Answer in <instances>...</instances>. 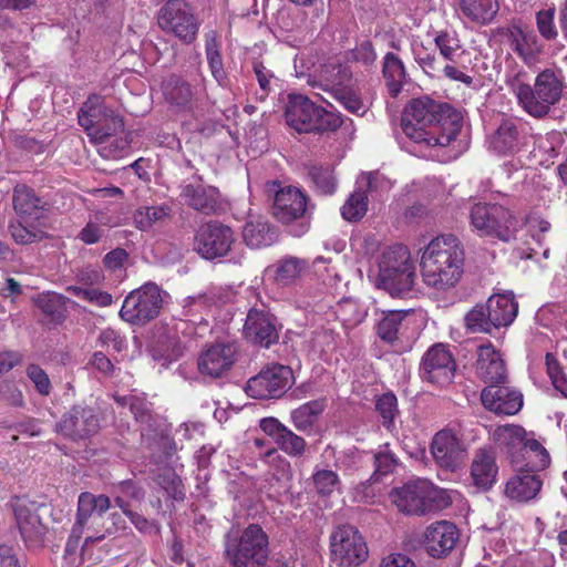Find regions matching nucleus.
Returning <instances> with one entry per match:
<instances>
[{"instance_id": "nucleus-24", "label": "nucleus", "mask_w": 567, "mask_h": 567, "mask_svg": "<svg viewBox=\"0 0 567 567\" xmlns=\"http://www.w3.org/2000/svg\"><path fill=\"white\" fill-rule=\"evenodd\" d=\"M458 538L460 533L455 524L440 520L426 527L423 545L430 556L442 558L453 550Z\"/></svg>"}, {"instance_id": "nucleus-41", "label": "nucleus", "mask_w": 567, "mask_h": 567, "mask_svg": "<svg viewBox=\"0 0 567 567\" xmlns=\"http://www.w3.org/2000/svg\"><path fill=\"white\" fill-rule=\"evenodd\" d=\"M382 73L392 96H396L406 81L403 62L393 52H388L383 60Z\"/></svg>"}, {"instance_id": "nucleus-49", "label": "nucleus", "mask_w": 567, "mask_h": 567, "mask_svg": "<svg viewBox=\"0 0 567 567\" xmlns=\"http://www.w3.org/2000/svg\"><path fill=\"white\" fill-rule=\"evenodd\" d=\"M158 485L175 501H184L185 489L181 477L173 468H164L156 478Z\"/></svg>"}, {"instance_id": "nucleus-28", "label": "nucleus", "mask_w": 567, "mask_h": 567, "mask_svg": "<svg viewBox=\"0 0 567 567\" xmlns=\"http://www.w3.org/2000/svg\"><path fill=\"white\" fill-rule=\"evenodd\" d=\"M476 371L489 385L503 384L507 379L505 362L491 343L477 348Z\"/></svg>"}, {"instance_id": "nucleus-43", "label": "nucleus", "mask_w": 567, "mask_h": 567, "mask_svg": "<svg viewBox=\"0 0 567 567\" xmlns=\"http://www.w3.org/2000/svg\"><path fill=\"white\" fill-rule=\"evenodd\" d=\"M27 223L21 218L9 223L8 230L16 244L31 245L49 237L43 230L45 226H41L39 223L27 225Z\"/></svg>"}, {"instance_id": "nucleus-30", "label": "nucleus", "mask_w": 567, "mask_h": 567, "mask_svg": "<svg viewBox=\"0 0 567 567\" xmlns=\"http://www.w3.org/2000/svg\"><path fill=\"white\" fill-rule=\"evenodd\" d=\"M505 37L509 43L511 49L522 60L530 65L536 62L538 54L542 52V47L538 43V38L533 31L523 30L518 25L507 28Z\"/></svg>"}, {"instance_id": "nucleus-33", "label": "nucleus", "mask_w": 567, "mask_h": 567, "mask_svg": "<svg viewBox=\"0 0 567 567\" xmlns=\"http://www.w3.org/2000/svg\"><path fill=\"white\" fill-rule=\"evenodd\" d=\"M519 132L516 122L505 118L491 136V147L498 154H513L518 148Z\"/></svg>"}, {"instance_id": "nucleus-18", "label": "nucleus", "mask_w": 567, "mask_h": 567, "mask_svg": "<svg viewBox=\"0 0 567 567\" xmlns=\"http://www.w3.org/2000/svg\"><path fill=\"white\" fill-rule=\"evenodd\" d=\"M100 430V419L94 408L74 404L55 424L54 431L63 437L80 442L95 435Z\"/></svg>"}, {"instance_id": "nucleus-34", "label": "nucleus", "mask_w": 567, "mask_h": 567, "mask_svg": "<svg viewBox=\"0 0 567 567\" xmlns=\"http://www.w3.org/2000/svg\"><path fill=\"white\" fill-rule=\"evenodd\" d=\"M390 278L385 277V274H379L378 287L385 290L392 297L403 298L408 296L414 287L415 270H396L394 274H389Z\"/></svg>"}, {"instance_id": "nucleus-6", "label": "nucleus", "mask_w": 567, "mask_h": 567, "mask_svg": "<svg viewBox=\"0 0 567 567\" xmlns=\"http://www.w3.org/2000/svg\"><path fill=\"white\" fill-rule=\"evenodd\" d=\"M285 118L298 133L336 132L343 124L340 113L317 105L308 96L296 93L288 95Z\"/></svg>"}, {"instance_id": "nucleus-57", "label": "nucleus", "mask_w": 567, "mask_h": 567, "mask_svg": "<svg viewBox=\"0 0 567 567\" xmlns=\"http://www.w3.org/2000/svg\"><path fill=\"white\" fill-rule=\"evenodd\" d=\"M434 41L443 60L452 59L454 55H465V51L461 50L458 40L447 32L439 33Z\"/></svg>"}, {"instance_id": "nucleus-55", "label": "nucleus", "mask_w": 567, "mask_h": 567, "mask_svg": "<svg viewBox=\"0 0 567 567\" xmlns=\"http://www.w3.org/2000/svg\"><path fill=\"white\" fill-rule=\"evenodd\" d=\"M396 465L398 458L389 450V444H384L381 446V450L374 454L375 471L372 477L388 475L394 471Z\"/></svg>"}, {"instance_id": "nucleus-4", "label": "nucleus", "mask_w": 567, "mask_h": 567, "mask_svg": "<svg viewBox=\"0 0 567 567\" xmlns=\"http://www.w3.org/2000/svg\"><path fill=\"white\" fill-rule=\"evenodd\" d=\"M269 536L259 524L231 526L224 536V557L230 567H266Z\"/></svg>"}, {"instance_id": "nucleus-2", "label": "nucleus", "mask_w": 567, "mask_h": 567, "mask_svg": "<svg viewBox=\"0 0 567 567\" xmlns=\"http://www.w3.org/2000/svg\"><path fill=\"white\" fill-rule=\"evenodd\" d=\"M462 114L429 96L412 100L402 114V130L415 143L447 146L458 135Z\"/></svg>"}, {"instance_id": "nucleus-17", "label": "nucleus", "mask_w": 567, "mask_h": 567, "mask_svg": "<svg viewBox=\"0 0 567 567\" xmlns=\"http://www.w3.org/2000/svg\"><path fill=\"white\" fill-rule=\"evenodd\" d=\"M110 508L111 499L105 494L82 492L79 495L76 519L65 545V555H73L76 551L90 518L93 517L94 523L103 514H106Z\"/></svg>"}, {"instance_id": "nucleus-29", "label": "nucleus", "mask_w": 567, "mask_h": 567, "mask_svg": "<svg viewBox=\"0 0 567 567\" xmlns=\"http://www.w3.org/2000/svg\"><path fill=\"white\" fill-rule=\"evenodd\" d=\"M497 474L495 453L487 447L478 449L471 464L472 484L480 491H489L496 483Z\"/></svg>"}, {"instance_id": "nucleus-11", "label": "nucleus", "mask_w": 567, "mask_h": 567, "mask_svg": "<svg viewBox=\"0 0 567 567\" xmlns=\"http://www.w3.org/2000/svg\"><path fill=\"white\" fill-rule=\"evenodd\" d=\"M157 24L164 32L189 45L197 39L200 22L185 0H167L158 10Z\"/></svg>"}, {"instance_id": "nucleus-15", "label": "nucleus", "mask_w": 567, "mask_h": 567, "mask_svg": "<svg viewBox=\"0 0 567 567\" xmlns=\"http://www.w3.org/2000/svg\"><path fill=\"white\" fill-rule=\"evenodd\" d=\"M292 370L279 363L267 365L251 377L245 386L246 393L259 400L281 398L292 385Z\"/></svg>"}, {"instance_id": "nucleus-8", "label": "nucleus", "mask_w": 567, "mask_h": 567, "mask_svg": "<svg viewBox=\"0 0 567 567\" xmlns=\"http://www.w3.org/2000/svg\"><path fill=\"white\" fill-rule=\"evenodd\" d=\"M471 224L482 235L508 243L516 239L519 220L504 206L476 203L470 212Z\"/></svg>"}, {"instance_id": "nucleus-16", "label": "nucleus", "mask_w": 567, "mask_h": 567, "mask_svg": "<svg viewBox=\"0 0 567 567\" xmlns=\"http://www.w3.org/2000/svg\"><path fill=\"white\" fill-rule=\"evenodd\" d=\"M51 507L47 504H17L14 517L20 534L29 547L43 545L48 533V519L51 516Z\"/></svg>"}, {"instance_id": "nucleus-27", "label": "nucleus", "mask_w": 567, "mask_h": 567, "mask_svg": "<svg viewBox=\"0 0 567 567\" xmlns=\"http://www.w3.org/2000/svg\"><path fill=\"white\" fill-rule=\"evenodd\" d=\"M481 401L496 414L514 415L523 406V394L509 386L487 385L481 393Z\"/></svg>"}, {"instance_id": "nucleus-47", "label": "nucleus", "mask_w": 567, "mask_h": 567, "mask_svg": "<svg viewBox=\"0 0 567 567\" xmlns=\"http://www.w3.org/2000/svg\"><path fill=\"white\" fill-rule=\"evenodd\" d=\"M307 268V261L293 256L282 258L277 264L275 279L278 284L288 286L293 284Z\"/></svg>"}, {"instance_id": "nucleus-56", "label": "nucleus", "mask_w": 567, "mask_h": 567, "mask_svg": "<svg viewBox=\"0 0 567 567\" xmlns=\"http://www.w3.org/2000/svg\"><path fill=\"white\" fill-rule=\"evenodd\" d=\"M375 59L377 54L370 41H363L354 49L348 50L344 53V60L347 62H358L365 66L372 65Z\"/></svg>"}, {"instance_id": "nucleus-58", "label": "nucleus", "mask_w": 567, "mask_h": 567, "mask_svg": "<svg viewBox=\"0 0 567 567\" xmlns=\"http://www.w3.org/2000/svg\"><path fill=\"white\" fill-rule=\"evenodd\" d=\"M555 9L540 10L536 14L537 29L546 40H555L558 35L554 23Z\"/></svg>"}, {"instance_id": "nucleus-42", "label": "nucleus", "mask_w": 567, "mask_h": 567, "mask_svg": "<svg viewBox=\"0 0 567 567\" xmlns=\"http://www.w3.org/2000/svg\"><path fill=\"white\" fill-rule=\"evenodd\" d=\"M326 409V399L307 402L291 412L295 427L303 433L311 431L319 415Z\"/></svg>"}, {"instance_id": "nucleus-45", "label": "nucleus", "mask_w": 567, "mask_h": 567, "mask_svg": "<svg viewBox=\"0 0 567 567\" xmlns=\"http://www.w3.org/2000/svg\"><path fill=\"white\" fill-rule=\"evenodd\" d=\"M409 313V310L383 311V317L377 326L379 338L388 343H393L398 340L399 330Z\"/></svg>"}, {"instance_id": "nucleus-9", "label": "nucleus", "mask_w": 567, "mask_h": 567, "mask_svg": "<svg viewBox=\"0 0 567 567\" xmlns=\"http://www.w3.org/2000/svg\"><path fill=\"white\" fill-rule=\"evenodd\" d=\"M79 124L97 142L124 130V120L97 94L90 95L78 112Z\"/></svg>"}, {"instance_id": "nucleus-54", "label": "nucleus", "mask_w": 567, "mask_h": 567, "mask_svg": "<svg viewBox=\"0 0 567 567\" xmlns=\"http://www.w3.org/2000/svg\"><path fill=\"white\" fill-rule=\"evenodd\" d=\"M66 291L79 297V298L87 300L96 306H100V307H107L113 301V298L109 292L101 291L95 288H82V287H78V286H69V287H66Z\"/></svg>"}, {"instance_id": "nucleus-21", "label": "nucleus", "mask_w": 567, "mask_h": 567, "mask_svg": "<svg viewBox=\"0 0 567 567\" xmlns=\"http://www.w3.org/2000/svg\"><path fill=\"white\" fill-rule=\"evenodd\" d=\"M12 204L16 214L24 221L32 219L41 226H47V220L52 210V204L43 196L23 184L13 188Z\"/></svg>"}, {"instance_id": "nucleus-35", "label": "nucleus", "mask_w": 567, "mask_h": 567, "mask_svg": "<svg viewBox=\"0 0 567 567\" xmlns=\"http://www.w3.org/2000/svg\"><path fill=\"white\" fill-rule=\"evenodd\" d=\"M415 270V266L411 259L410 251L404 245H394L385 249L379 264V274H394L396 270Z\"/></svg>"}, {"instance_id": "nucleus-3", "label": "nucleus", "mask_w": 567, "mask_h": 567, "mask_svg": "<svg viewBox=\"0 0 567 567\" xmlns=\"http://www.w3.org/2000/svg\"><path fill=\"white\" fill-rule=\"evenodd\" d=\"M464 257L461 241L454 235L432 239L421 257L423 282L441 291L455 287L463 274Z\"/></svg>"}, {"instance_id": "nucleus-60", "label": "nucleus", "mask_w": 567, "mask_h": 567, "mask_svg": "<svg viewBox=\"0 0 567 567\" xmlns=\"http://www.w3.org/2000/svg\"><path fill=\"white\" fill-rule=\"evenodd\" d=\"M27 375L33 382L37 391L41 395H49L52 391L51 381L47 372L38 364H30L27 368Z\"/></svg>"}, {"instance_id": "nucleus-61", "label": "nucleus", "mask_w": 567, "mask_h": 567, "mask_svg": "<svg viewBox=\"0 0 567 567\" xmlns=\"http://www.w3.org/2000/svg\"><path fill=\"white\" fill-rule=\"evenodd\" d=\"M128 519L140 533L151 536H159L161 534V525L157 520L148 519L136 512L131 514Z\"/></svg>"}, {"instance_id": "nucleus-36", "label": "nucleus", "mask_w": 567, "mask_h": 567, "mask_svg": "<svg viewBox=\"0 0 567 567\" xmlns=\"http://www.w3.org/2000/svg\"><path fill=\"white\" fill-rule=\"evenodd\" d=\"M276 236V228L262 219L249 220L243 229L244 241L251 248L270 246Z\"/></svg>"}, {"instance_id": "nucleus-31", "label": "nucleus", "mask_w": 567, "mask_h": 567, "mask_svg": "<svg viewBox=\"0 0 567 567\" xmlns=\"http://www.w3.org/2000/svg\"><path fill=\"white\" fill-rule=\"evenodd\" d=\"M486 305L495 329L508 327L517 316L518 303L513 292L493 295L487 299Z\"/></svg>"}, {"instance_id": "nucleus-48", "label": "nucleus", "mask_w": 567, "mask_h": 567, "mask_svg": "<svg viewBox=\"0 0 567 567\" xmlns=\"http://www.w3.org/2000/svg\"><path fill=\"white\" fill-rule=\"evenodd\" d=\"M368 210V195L364 190L353 192L341 207V215L348 221L360 220Z\"/></svg>"}, {"instance_id": "nucleus-20", "label": "nucleus", "mask_w": 567, "mask_h": 567, "mask_svg": "<svg viewBox=\"0 0 567 567\" xmlns=\"http://www.w3.org/2000/svg\"><path fill=\"white\" fill-rule=\"evenodd\" d=\"M243 332L247 341L267 349L279 341L277 318L266 309L251 308Z\"/></svg>"}, {"instance_id": "nucleus-19", "label": "nucleus", "mask_w": 567, "mask_h": 567, "mask_svg": "<svg viewBox=\"0 0 567 567\" xmlns=\"http://www.w3.org/2000/svg\"><path fill=\"white\" fill-rule=\"evenodd\" d=\"M455 371V360L443 343L432 346L424 353L419 370L423 381L441 386L452 383Z\"/></svg>"}, {"instance_id": "nucleus-25", "label": "nucleus", "mask_w": 567, "mask_h": 567, "mask_svg": "<svg viewBox=\"0 0 567 567\" xmlns=\"http://www.w3.org/2000/svg\"><path fill=\"white\" fill-rule=\"evenodd\" d=\"M236 347L231 343L212 344L197 360L198 371L206 377L218 379L235 363Z\"/></svg>"}, {"instance_id": "nucleus-32", "label": "nucleus", "mask_w": 567, "mask_h": 567, "mask_svg": "<svg viewBox=\"0 0 567 567\" xmlns=\"http://www.w3.org/2000/svg\"><path fill=\"white\" fill-rule=\"evenodd\" d=\"M162 91L167 103L187 107L194 97V86L178 74H169L162 82Z\"/></svg>"}, {"instance_id": "nucleus-10", "label": "nucleus", "mask_w": 567, "mask_h": 567, "mask_svg": "<svg viewBox=\"0 0 567 567\" xmlns=\"http://www.w3.org/2000/svg\"><path fill=\"white\" fill-rule=\"evenodd\" d=\"M391 496L399 511L409 515H424L446 505L442 491L424 478L410 481L402 487L394 488Z\"/></svg>"}, {"instance_id": "nucleus-23", "label": "nucleus", "mask_w": 567, "mask_h": 567, "mask_svg": "<svg viewBox=\"0 0 567 567\" xmlns=\"http://www.w3.org/2000/svg\"><path fill=\"white\" fill-rule=\"evenodd\" d=\"M179 196L188 207L205 215L216 213L219 207L218 188L205 185L200 175H194L189 182L182 185Z\"/></svg>"}, {"instance_id": "nucleus-7", "label": "nucleus", "mask_w": 567, "mask_h": 567, "mask_svg": "<svg viewBox=\"0 0 567 567\" xmlns=\"http://www.w3.org/2000/svg\"><path fill=\"white\" fill-rule=\"evenodd\" d=\"M563 89L564 84L555 71L545 69L536 76L534 87L529 84H519L516 94L529 115L542 118L559 102Z\"/></svg>"}, {"instance_id": "nucleus-5", "label": "nucleus", "mask_w": 567, "mask_h": 567, "mask_svg": "<svg viewBox=\"0 0 567 567\" xmlns=\"http://www.w3.org/2000/svg\"><path fill=\"white\" fill-rule=\"evenodd\" d=\"M265 190L272 198L270 213L280 224L293 225L291 234L296 237L305 235L310 227L315 205L310 197L296 186H281L280 182L271 181L265 185Z\"/></svg>"}, {"instance_id": "nucleus-59", "label": "nucleus", "mask_w": 567, "mask_h": 567, "mask_svg": "<svg viewBox=\"0 0 567 567\" xmlns=\"http://www.w3.org/2000/svg\"><path fill=\"white\" fill-rule=\"evenodd\" d=\"M312 478L317 492L321 495H330L339 483L337 473L331 470H319Z\"/></svg>"}, {"instance_id": "nucleus-51", "label": "nucleus", "mask_w": 567, "mask_h": 567, "mask_svg": "<svg viewBox=\"0 0 567 567\" xmlns=\"http://www.w3.org/2000/svg\"><path fill=\"white\" fill-rule=\"evenodd\" d=\"M375 411L382 419V425L390 430L399 414L396 396L392 392L379 396L375 401Z\"/></svg>"}, {"instance_id": "nucleus-22", "label": "nucleus", "mask_w": 567, "mask_h": 567, "mask_svg": "<svg viewBox=\"0 0 567 567\" xmlns=\"http://www.w3.org/2000/svg\"><path fill=\"white\" fill-rule=\"evenodd\" d=\"M431 453L441 468L454 472L462 466L466 450L452 431L442 430L432 440Z\"/></svg>"}, {"instance_id": "nucleus-38", "label": "nucleus", "mask_w": 567, "mask_h": 567, "mask_svg": "<svg viewBox=\"0 0 567 567\" xmlns=\"http://www.w3.org/2000/svg\"><path fill=\"white\" fill-rule=\"evenodd\" d=\"M305 171L318 193L322 195L334 194L338 187V179L332 165L310 164L305 165Z\"/></svg>"}, {"instance_id": "nucleus-64", "label": "nucleus", "mask_w": 567, "mask_h": 567, "mask_svg": "<svg viewBox=\"0 0 567 567\" xmlns=\"http://www.w3.org/2000/svg\"><path fill=\"white\" fill-rule=\"evenodd\" d=\"M128 260V252L124 248H115L109 251L103 258V265L110 270L121 269Z\"/></svg>"}, {"instance_id": "nucleus-14", "label": "nucleus", "mask_w": 567, "mask_h": 567, "mask_svg": "<svg viewBox=\"0 0 567 567\" xmlns=\"http://www.w3.org/2000/svg\"><path fill=\"white\" fill-rule=\"evenodd\" d=\"M236 241L234 230L219 220L202 224L194 236V251L213 261L226 257Z\"/></svg>"}, {"instance_id": "nucleus-44", "label": "nucleus", "mask_w": 567, "mask_h": 567, "mask_svg": "<svg viewBox=\"0 0 567 567\" xmlns=\"http://www.w3.org/2000/svg\"><path fill=\"white\" fill-rule=\"evenodd\" d=\"M130 411L134 415L135 421L140 423L142 435H157L159 423L157 417L152 413L150 402L144 398L136 396V399L131 402Z\"/></svg>"}, {"instance_id": "nucleus-53", "label": "nucleus", "mask_w": 567, "mask_h": 567, "mask_svg": "<svg viewBox=\"0 0 567 567\" xmlns=\"http://www.w3.org/2000/svg\"><path fill=\"white\" fill-rule=\"evenodd\" d=\"M336 100L350 113L363 116L368 107L361 100L358 93L347 87L336 89L334 92Z\"/></svg>"}, {"instance_id": "nucleus-62", "label": "nucleus", "mask_w": 567, "mask_h": 567, "mask_svg": "<svg viewBox=\"0 0 567 567\" xmlns=\"http://www.w3.org/2000/svg\"><path fill=\"white\" fill-rule=\"evenodd\" d=\"M0 398L12 406L23 405V395L18 386L10 381L0 383Z\"/></svg>"}, {"instance_id": "nucleus-63", "label": "nucleus", "mask_w": 567, "mask_h": 567, "mask_svg": "<svg viewBox=\"0 0 567 567\" xmlns=\"http://www.w3.org/2000/svg\"><path fill=\"white\" fill-rule=\"evenodd\" d=\"M416 62L431 76H436L444 65L441 59L429 52L419 53Z\"/></svg>"}, {"instance_id": "nucleus-13", "label": "nucleus", "mask_w": 567, "mask_h": 567, "mask_svg": "<svg viewBox=\"0 0 567 567\" xmlns=\"http://www.w3.org/2000/svg\"><path fill=\"white\" fill-rule=\"evenodd\" d=\"M162 307L161 288L154 282H146L126 296L120 316L128 323L145 324L158 317Z\"/></svg>"}, {"instance_id": "nucleus-1", "label": "nucleus", "mask_w": 567, "mask_h": 567, "mask_svg": "<svg viewBox=\"0 0 567 567\" xmlns=\"http://www.w3.org/2000/svg\"><path fill=\"white\" fill-rule=\"evenodd\" d=\"M494 437L511 463L522 467L507 481L505 495L517 503L534 499L543 486L539 475L535 472L543 471L550 464L548 451L535 439L533 432L528 433L523 426L516 424L498 426Z\"/></svg>"}, {"instance_id": "nucleus-52", "label": "nucleus", "mask_w": 567, "mask_h": 567, "mask_svg": "<svg viewBox=\"0 0 567 567\" xmlns=\"http://www.w3.org/2000/svg\"><path fill=\"white\" fill-rule=\"evenodd\" d=\"M86 530H92V533L85 537L84 545H89L95 542H102L107 537L114 536L117 532H120L109 519V517L104 518V514L101 518L96 519L93 523V517L90 518L87 523Z\"/></svg>"}, {"instance_id": "nucleus-26", "label": "nucleus", "mask_w": 567, "mask_h": 567, "mask_svg": "<svg viewBox=\"0 0 567 567\" xmlns=\"http://www.w3.org/2000/svg\"><path fill=\"white\" fill-rule=\"evenodd\" d=\"M262 432L271 437L279 450L291 457H302L307 443L305 439L297 435L276 417H264L259 422Z\"/></svg>"}, {"instance_id": "nucleus-39", "label": "nucleus", "mask_w": 567, "mask_h": 567, "mask_svg": "<svg viewBox=\"0 0 567 567\" xmlns=\"http://www.w3.org/2000/svg\"><path fill=\"white\" fill-rule=\"evenodd\" d=\"M461 12L471 21L486 24L496 16L497 0H458Z\"/></svg>"}, {"instance_id": "nucleus-46", "label": "nucleus", "mask_w": 567, "mask_h": 567, "mask_svg": "<svg viewBox=\"0 0 567 567\" xmlns=\"http://www.w3.org/2000/svg\"><path fill=\"white\" fill-rule=\"evenodd\" d=\"M465 327L473 333H492L495 330V323L488 316L487 305L477 303L464 318Z\"/></svg>"}, {"instance_id": "nucleus-37", "label": "nucleus", "mask_w": 567, "mask_h": 567, "mask_svg": "<svg viewBox=\"0 0 567 567\" xmlns=\"http://www.w3.org/2000/svg\"><path fill=\"white\" fill-rule=\"evenodd\" d=\"M205 53L213 78L220 86H227L228 78L224 69L220 43L216 31H209L205 34Z\"/></svg>"}, {"instance_id": "nucleus-12", "label": "nucleus", "mask_w": 567, "mask_h": 567, "mask_svg": "<svg viewBox=\"0 0 567 567\" xmlns=\"http://www.w3.org/2000/svg\"><path fill=\"white\" fill-rule=\"evenodd\" d=\"M330 553L334 564L358 567L369 557L368 545L357 527L339 525L330 535Z\"/></svg>"}, {"instance_id": "nucleus-40", "label": "nucleus", "mask_w": 567, "mask_h": 567, "mask_svg": "<svg viewBox=\"0 0 567 567\" xmlns=\"http://www.w3.org/2000/svg\"><path fill=\"white\" fill-rule=\"evenodd\" d=\"M69 298L55 293H41L34 299L35 306L49 319L50 323L61 324L66 318V302Z\"/></svg>"}, {"instance_id": "nucleus-50", "label": "nucleus", "mask_w": 567, "mask_h": 567, "mask_svg": "<svg viewBox=\"0 0 567 567\" xmlns=\"http://www.w3.org/2000/svg\"><path fill=\"white\" fill-rule=\"evenodd\" d=\"M168 207L151 206L143 207L135 212L133 218L135 226L141 230L150 229L156 221L168 216Z\"/></svg>"}]
</instances>
